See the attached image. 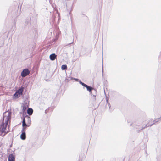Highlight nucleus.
<instances>
[{"label":"nucleus","instance_id":"obj_13","mask_svg":"<svg viewBox=\"0 0 161 161\" xmlns=\"http://www.w3.org/2000/svg\"><path fill=\"white\" fill-rule=\"evenodd\" d=\"M67 65L64 64L62 65L61 67V69L63 70H65L67 69Z\"/></svg>","mask_w":161,"mask_h":161},{"label":"nucleus","instance_id":"obj_22","mask_svg":"<svg viewBox=\"0 0 161 161\" xmlns=\"http://www.w3.org/2000/svg\"><path fill=\"white\" fill-rule=\"evenodd\" d=\"M107 102H108V100H107Z\"/></svg>","mask_w":161,"mask_h":161},{"label":"nucleus","instance_id":"obj_9","mask_svg":"<svg viewBox=\"0 0 161 161\" xmlns=\"http://www.w3.org/2000/svg\"><path fill=\"white\" fill-rule=\"evenodd\" d=\"M57 55L55 53H53L50 55V58L51 60L53 61L56 58Z\"/></svg>","mask_w":161,"mask_h":161},{"label":"nucleus","instance_id":"obj_10","mask_svg":"<svg viewBox=\"0 0 161 161\" xmlns=\"http://www.w3.org/2000/svg\"><path fill=\"white\" fill-rule=\"evenodd\" d=\"M20 135V138L22 140H24L26 139V134L25 132H21Z\"/></svg>","mask_w":161,"mask_h":161},{"label":"nucleus","instance_id":"obj_1","mask_svg":"<svg viewBox=\"0 0 161 161\" xmlns=\"http://www.w3.org/2000/svg\"><path fill=\"white\" fill-rule=\"evenodd\" d=\"M11 115L8 111L3 113V119L0 121V136H4L9 131V123L10 122Z\"/></svg>","mask_w":161,"mask_h":161},{"label":"nucleus","instance_id":"obj_19","mask_svg":"<svg viewBox=\"0 0 161 161\" xmlns=\"http://www.w3.org/2000/svg\"><path fill=\"white\" fill-rule=\"evenodd\" d=\"M103 67H102V71L103 72Z\"/></svg>","mask_w":161,"mask_h":161},{"label":"nucleus","instance_id":"obj_3","mask_svg":"<svg viewBox=\"0 0 161 161\" xmlns=\"http://www.w3.org/2000/svg\"><path fill=\"white\" fill-rule=\"evenodd\" d=\"M158 121H159L158 120V119H151L149 120V123L150 124L148 125L147 124L145 125H143L142 127L141 128L140 130H141L146 128H147V127H151L155 123L158 122Z\"/></svg>","mask_w":161,"mask_h":161},{"label":"nucleus","instance_id":"obj_2","mask_svg":"<svg viewBox=\"0 0 161 161\" xmlns=\"http://www.w3.org/2000/svg\"><path fill=\"white\" fill-rule=\"evenodd\" d=\"M127 122L128 123L131 122V123L130 125V126L135 128L136 129H140L138 130V132H139L141 131L140 130L142 127L139 128V127L143 123L142 120H138L136 121L135 122L132 119H128L127 120Z\"/></svg>","mask_w":161,"mask_h":161},{"label":"nucleus","instance_id":"obj_12","mask_svg":"<svg viewBox=\"0 0 161 161\" xmlns=\"http://www.w3.org/2000/svg\"><path fill=\"white\" fill-rule=\"evenodd\" d=\"M22 126L23 127H29V126H28V124H26L25 122V118H23L22 120Z\"/></svg>","mask_w":161,"mask_h":161},{"label":"nucleus","instance_id":"obj_11","mask_svg":"<svg viewBox=\"0 0 161 161\" xmlns=\"http://www.w3.org/2000/svg\"><path fill=\"white\" fill-rule=\"evenodd\" d=\"M33 112V110L32 108H29L27 111V114L30 115H31Z\"/></svg>","mask_w":161,"mask_h":161},{"label":"nucleus","instance_id":"obj_21","mask_svg":"<svg viewBox=\"0 0 161 161\" xmlns=\"http://www.w3.org/2000/svg\"><path fill=\"white\" fill-rule=\"evenodd\" d=\"M103 64V63H102V64Z\"/></svg>","mask_w":161,"mask_h":161},{"label":"nucleus","instance_id":"obj_16","mask_svg":"<svg viewBox=\"0 0 161 161\" xmlns=\"http://www.w3.org/2000/svg\"><path fill=\"white\" fill-rule=\"evenodd\" d=\"M92 98L93 100L95 101L96 100V96L94 95H93L92 97Z\"/></svg>","mask_w":161,"mask_h":161},{"label":"nucleus","instance_id":"obj_5","mask_svg":"<svg viewBox=\"0 0 161 161\" xmlns=\"http://www.w3.org/2000/svg\"><path fill=\"white\" fill-rule=\"evenodd\" d=\"M30 73V71L27 69H25L23 70L21 73V76L23 77H24L28 75Z\"/></svg>","mask_w":161,"mask_h":161},{"label":"nucleus","instance_id":"obj_7","mask_svg":"<svg viewBox=\"0 0 161 161\" xmlns=\"http://www.w3.org/2000/svg\"><path fill=\"white\" fill-rule=\"evenodd\" d=\"M8 161H15L14 155L12 154H10L8 157Z\"/></svg>","mask_w":161,"mask_h":161},{"label":"nucleus","instance_id":"obj_18","mask_svg":"<svg viewBox=\"0 0 161 161\" xmlns=\"http://www.w3.org/2000/svg\"><path fill=\"white\" fill-rule=\"evenodd\" d=\"M74 79L76 81H79V79L77 78H74Z\"/></svg>","mask_w":161,"mask_h":161},{"label":"nucleus","instance_id":"obj_6","mask_svg":"<svg viewBox=\"0 0 161 161\" xmlns=\"http://www.w3.org/2000/svg\"><path fill=\"white\" fill-rule=\"evenodd\" d=\"M84 87L86 88L87 90L89 92L90 94L92 95V91L94 89L93 87L88 86L86 84L85 85Z\"/></svg>","mask_w":161,"mask_h":161},{"label":"nucleus","instance_id":"obj_14","mask_svg":"<svg viewBox=\"0 0 161 161\" xmlns=\"http://www.w3.org/2000/svg\"><path fill=\"white\" fill-rule=\"evenodd\" d=\"M22 107L23 112L24 113L26 110V107L25 105H23V106H22Z\"/></svg>","mask_w":161,"mask_h":161},{"label":"nucleus","instance_id":"obj_17","mask_svg":"<svg viewBox=\"0 0 161 161\" xmlns=\"http://www.w3.org/2000/svg\"><path fill=\"white\" fill-rule=\"evenodd\" d=\"M26 127H23L21 130V132H25Z\"/></svg>","mask_w":161,"mask_h":161},{"label":"nucleus","instance_id":"obj_4","mask_svg":"<svg viewBox=\"0 0 161 161\" xmlns=\"http://www.w3.org/2000/svg\"><path fill=\"white\" fill-rule=\"evenodd\" d=\"M24 90V88L21 87L18 90L14 95V96L16 98H18L22 94Z\"/></svg>","mask_w":161,"mask_h":161},{"label":"nucleus","instance_id":"obj_20","mask_svg":"<svg viewBox=\"0 0 161 161\" xmlns=\"http://www.w3.org/2000/svg\"><path fill=\"white\" fill-rule=\"evenodd\" d=\"M108 105H109H109H110V104H109H109H108ZM109 107L110 108V106H109Z\"/></svg>","mask_w":161,"mask_h":161},{"label":"nucleus","instance_id":"obj_8","mask_svg":"<svg viewBox=\"0 0 161 161\" xmlns=\"http://www.w3.org/2000/svg\"><path fill=\"white\" fill-rule=\"evenodd\" d=\"M24 118L25 119H26L27 121V124H28V126H30L31 123V120L30 117L27 115L25 116Z\"/></svg>","mask_w":161,"mask_h":161},{"label":"nucleus","instance_id":"obj_15","mask_svg":"<svg viewBox=\"0 0 161 161\" xmlns=\"http://www.w3.org/2000/svg\"><path fill=\"white\" fill-rule=\"evenodd\" d=\"M78 82H79V83L80 84H81V85L83 86H84L86 84H85L84 83L82 82H81L80 80H79V81H78Z\"/></svg>","mask_w":161,"mask_h":161}]
</instances>
